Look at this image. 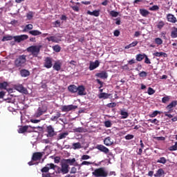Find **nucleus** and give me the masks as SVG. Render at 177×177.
Instances as JSON below:
<instances>
[{"label":"nucleus","instance_id":"obj_1","mask_svg":"<svg viewBox=\"0 0 177 177\" xmlns=\"http://www.w3.org/2000/svg\"><path fill=\"white\" fill-rule=\"evenodd\" d=\"M26 62L27 55H21L17 57L14 62V64L17 68H21V67H24V66H26Z\"/></svg>","mask_w":177,"mask_h":177},{"label":"nucleus","instance_id":"obj_2","mask_svg":"<svg viewBox=\"0 0 177 177\" xmlns=\"http://www.w3.org/2000/svg\"><path fill=\"white\" fill-rule=\"evenodd\" d=\"M56 168H57L56 174H62V167L53 163H48L44 167H43L41 169V172H42L43 174L49 172V169H53V171H55Z\"/></svg>","mask_w":177,"mask_h":177},{"label":"nucleus","instance_id":"obj_3","mask_svg":"<svg viewBox=\"0 0 177 177\" xmlns=\"http://www.w3.org/2000/svg\"><path fill=\"white\" fill-rule=\"evenodd\" d=\"M92 174L93 176H95V177H108L109 176V172L106 171V168L104 167H100V168L95 169Z\"/></svg>","mask_w":177,"mask_h":177},{"label":"nucleus","instance_id":"obj_4","mask_svg":"<svg viewBox=\"0 0 177 177\" xmlns=\"http://www.w3.org/2000/svg\"><path fill=\"white\" fill-rule=\"evenodd\" d=\"M42 46H31L27 48V52L31 53L34 57H38Z\"/></svg>","mask_w":177,"mask_h":177},{"label":"nucleus","instance_id":"obj_5","mask_svg":"<svg viewBox=\"0 0 177 177\" xmlns=\"http://www.w3.org/2000/svg\"><path fill=\"white\" fill-rule=\"evenodd\" d=\"M46 111H48V106L42 105L37 109L35 115L38 118L41 117V115H44Z\"/></svg>","mask_w":177,"mask_h":177},{"label":"nucleus","instance_id":"obj_6","mask_svg":"<svg viewBox=\"0 0 177 177\" xmlns=\"http://www.w3.org/2000/svg\"><path fill=\"white\" fill-rule=\"evenodd\" d=\"M46 132H47V138H53L57 135V132L55 131V128L52 125L46 127Z\"/></svg>","mask_w":177,"mask_h":177},{"label":"nucleus","instance_id":"obj_7","mask_svg":"<svg viewBox=\"0 0 177 177\" xmlns=\"http://www.w3.org/2000/svg\"><path fill=\"white\" fill-rule=\"evenodd\" d=\"M78 106L75 105H64L62 107V111L65 113H68V111H71V110H75Z\"/></svg>","mask_w":177,"mask_h":177},{"label":"nucleus","instance_id":"obj_8","mask_svg":"<svg viewBox=\"0 0 177 177\" xmlns=\"http://www.w3.org/2000/svg\"><path fill=\"white\" fill-rule=\"evenodd\" d=\"M13 38L15 42L20 43L22 41H26V39H28V35H17V36H15Z\"/></svg>","mask_w":177,"mask_h":177},{"label":"nucleus","instance_id":"obj_9","mask_svg":"<svg viewBox=\"0 0 177 177\" xmlns=\"http://www.w3.org/2000/svg\"><path fill=\"white\" fill-rule=\"evenodd\" d=\"M44 152H35L32 154V161H38L42 158Z\"/></svg>","mask_w":177,"mask_h":177},{"label":"nucleus","instance_id":"obj_10","mask_svg":"<svg viewBox=\"0 0 177 177\" xmlns=\"http://www.w3.org/2000/svg\"><path fill=\"white\" fill-rule=\"evenodd\" d=\"M96 149L97 150H99L100 151H102V153H104V154H109V152L110 151V149H109V148L106 147L103 145H97Z\"/></svg>","mask_w":177,"mask_h":177},{"label":"nucleus","instance_id":"obj_11","mask_svg":"<svg viewBox=\"0 0 177 177\" xmlns=\"http://www.w3.org/2000/svg\"><path fill=\"white\" fill-rule=\"evenodd\" d=\"M53 66V64H52V58L50 57H46L44 60V67H46V68H52Z\"/></svg>","mask_w":177,"mask_h":177},{"label":"nucleus","instance_id":"obj_12","mask_svg":"<svg viewBox=\"0 0 177 177\" xmlns=\"http://www.w3.org/2000/svg\"><path fill=\"white\" fill-rule=\"evenodd\" d=\"M99 66H100V62H99V60H95L94 62H91L89 66V71H93V70L97 68Z\"/></svg>","mask_w":177,"mask_h":177},{"label":"nucleus","instance_id":"obj_13","mask_svg":"<svg viewBox=\"0 0 177 177\" xmlns=\"http://www.w3.org/2000/svg\"><path fill=\"white\" fill-rule=\"evenodd\" d=\"M61 168H62V174H63V175H65L66 174L69 172L68 169L70 168V166L67 163H62Z\"/></svg>","mask_w":177,"mask_h":177},{"label":"nucleus","instance_id":"obj_14","mask_svg":"<svg viewBox=\"0 0 177 177\" xmlns=\"http://www.w3.org/2000/svg\"><path fill=\"white\" fill-rule=\"evenodd\" d=\"M77 95H79V96L86 95V93L85 92V86L81 85L77 87Z\"/></svg>","mask_w":177,"mask_h":177},{"label":"nucleus","instance_id":"obj_15","mask_svg":"<svg viewBox=\"0 0 177 177\" xmlns=\"http://www.w3.org/2000/svg\"><path fill=\"white\" fill-rule=\"evenodd\" d=\"M46 39L48 41V42H54L55 44H59V42L62 41L61 39H57V37L55 36H50L49 37H46Z\"/></svg>","mask_w":177,"mask_h":177},{"label":"nucleus","instance_id":"obj_16","mask_svg":"<svg viewBox=\"0 0 177 177\" xmlns=\"http://www.w3.org/2000/svg\"><path fill=\"white\" fill-rule=\"evenodd\" d=\"M104 145L108 147L113 146V145H114V141L111 140V137L109 136L104 140Z\"/></svg>","mask_w":177,"mask_h":177},{"label":"nucleus","instance_id":"obj_17","mask_svg":"<svg viewBox=\"0 0 177 177\" xmlns=\"http://www.w3.org/2000/svg\"><path fill=\"white\" fill-rule=\"evenodd\" d=\"M77 86H75V84H71L68 86V91L71 93H77L78 92Z\"/></svg>","mask_w":177,"mask_h":177},{"label":"nucleus","instance_id":"obj_18","mask_svg":"<svg viewBox=\"0 0 177 177\" xmlns=\"http://www.w3.org/2000/svg\"><path fill=\"white\" fill-rule=\"evenodd\" d=\"M167 21H169V23H176L177 22V19L176 18L175 15H174L172 14H167Z\"/></svg>","mask_w":177,"mask_h":177},{"label":"nucleus","instance_id":"obj_19","mask_svg":"<svg viewBox=\"0 0 177 177\" xmlns=\"http://www.w3.org/2000/svg\"><path fill=\"white\" fill-rule=\"evenodd\" d=\"M87 15H89L90 16H95V17H99V16H100V10H95L93 12L88 10Z\"/></svg>","mask_w":177,"mask_h":177},{"label":"nucleus","instance_id":"obj_20","mask_svg":"<svg viewBox=\"0 0 177 177\" xmlns=\"http://www.w3.org/2000/svg\"><path fill=\"white\" fill-rule=\"evenodd\" d=\"M96 77L98 78H102L103 80H106L109 75H107V72L103 71L101 73H96Z\"/></svg>","mask_w":177,"mask_h":177},{"label":"nucleus","instance_id":"obj_21","mask_svg":"<svg viewBox=\"0 0 177 177\" xmlns=\"http://www.w3.org/2000/svg\"><path fill=\"white\" fill-rule=\"evenodd\" d=\"M53 68L54 70H55L56 71H60V70L62 69V64L61 62H59V61L58 62H56L53 66Z\"/></svg>","mask_w":177,"mask_h":177},{"label":"nucleus","instance_id":"obj_22","mask_svg":"<svg viewBox=\"0 0 177 177\" xmlns=\"http://www.w3.org/2000/svg\"><path fill=\"white\" fill-rule=\"evenodd\" d=\"M16 89L18 92H21V93H26L27 92V88H24L21 84L17 86Z\"/></svg>","mask_w":177,"mask_h":177},{"label":"nucleus","instance_id":"obj_23","mask_svg":"<svg viewBox=\"0 0 177 177\" xmlns=\"http://www.w3.org/2000/svg\"><path fill=\"white\" fill-rule=\"evenodd\" d=\"M20 75L21 77L26 78V77H28L30 75V72L27 69H21L20 71Z\"/></svg>","mask_w":177,"mask_h":177},{"label":"nucleus","instance_id":"obj_24","mask_svg":"<svg viewBox=\"0 0 177 177\" xmlns=\"http://www.w3.org/2000/svg\"><path fill=\"white\" fill-rule=\"evenodd\" d=\"M176 105H177V101L174 100L169 105H167L166 106V109L167 110H172V109H174V107H176Z\"/></svg>","mask_w":177,"mask_h":177},{"label":"nucleus","instance_id":"obj_25","mask_svg":"<svg viewBox=\"0 0 177 177\" xmlns=\"http://www.w3.org/2000/svg\"><path fill=\"white\" fill-rule=\"evenodd\" d=\"M60 117H62V113L60 111H57L56 115H53L50 118V121H57Z\"/></svg>","mask_w":177,"mask_h":177},{"label":"nucleus","instance_id":"obj_26","mask_svg":"<svg viewBox=\"0 0 177 177\" xmlns=\"http://www.w3.org/2000/svg\"><path fill=\"white\" fill-rule=\"evenodd\" d=\"M29 34H30V35H33L34 37H37L38 35H42V32L38 30H30Z\"/></svg>","mask_w":177,"mask_h":177},{"label":"nucleus","instance_id":"obj_27","mask_svg":"<svg viewBox=\"0 0 177 177\" xmlns=\"http://www.w3.org/2000/svg\"><path fill=\"white\" fill-rule=\"evenodd\" d=\"M165 174V171H164V169H158V171H156V173L154 174L155 177H161L162 176V175H164Z\"/></svg>","mask_w":177,"mask_h":177},{"label":"nucleus","instance_id":"obj_28","mask_svg":"<svg viewBox=\"0 0 177 177\" xmlns=\"http://www.w3.org/2000/svg\"><path fill=\"white\" fill-rule=\"evenodd\" d=\"M99 99H109L110 97V94L107 93H100L98 95Z\"/></svg>","mask_w":177,"mask_h":177},{"label":"nucleus","instance_id":"obj_29","mask_svg":"<svg viewBox=\"0 0 177 177\" xmlns=\"http://www.w3.org/2000/svg\"><path fill=\"white\" fill-rule=\"evenodd\" d=\"M140 13L143 17H147V15L150 14V12H149L147 10L140 9Z\"/></svg>","mask_w":177,"mask_h":177},{"label":"nucleus","instance_id":"obj_30","mask_svg":"<svg viewBox=\"0 0 177 177\" xmlns=\"http://www.w3.org/2000/svg\"><path fill=\"white\" fill-rule=\"evenodd\" d=\"M28 129V126H23L21 127L18 129V133H24V132H27V130Z\"/></svg>","mask_w":177,"mask_h":177},{"label":"nucleus","instance_id":"obj_31","mask_svg":"<svg viewBox=\"0 0 177 177\" xmlns=\"http://www.w3.org/2000/svg\"><path fill=\"white\" fill-rule=\"evenodd\" d=\"M32 28H34V26H32L31 24H29L24 27L23 29V32H27V31L32 30Z\"/></svg>","mask_w":177,"mask_h":177},{"label":"nucleus","instance_id":"obj_32","mask_svg":"<svg viewBox=\"0 0 177 177\" xmlns=\"http://www.w3.org/2000/svg\"><path fill=\"white\" fill-rule=\"evenodd\" d=\"M67 136H68V132L59 133L58 137H57V140H60L62 139H66V138Z\"/></svg>","mask_w":177,"mask_h":177},{"label":"nucleus","instance_id":"obj_33","mask_svg":"<svg viewBox=\"0 0 177 177\" xmlns=\"http://www.w3.org/2000/svg\"><path fill=\"white\" fill-rule=\"evenodd\" d=\"M145 56H146V54H138L136 56V59L137 62H142L145 59Z\"/></svg>","mask_w":177,"mask_h":177},{"label":"nucleus","instance_id":"obj_34","mask_svg":"<svg viewBox=\"0 0 177 177\" xmlns=\"http://www.w3.org/2000/svg\"><path fill=\"white\" fill-rule=\"evenodd\" d=\"M153 56H156V57H161L162 56H163V57H167V53L156 52V53H153Z\"/></svg>","mask_w":177,"mask_h":177},{"label":"nucleus","instance_id":"obj_35","mask_svg":"<svg viewBox=\"0 0 177 177\" xmlns=\"http://www.w3.org/2000/svg\"><path fill=\"white\" fill-rule=\"evenodd\" d=\"M120 115H122V118L123 120H125V118H128L129 114H128V112L124 111V110L120 111Z\"/></svg>","mask_w":177,"mask_h":177},{"label":"nucleus","instance_id":"obj_36","mask_svg":"<svg viewBox=\"0 0 177 177\" xmlns=\"http://www.w3.org/2000/svg\"><path fill=\"white\" fill-rule=\"evenodd\" d=\"M173 28L171 32V38H177V28L174 27Z\"/></svg>","mask_w":177,"mask_h":177},{"label":"nucleus","instance_id":"obj_37","mask_svg":"<svg viewBox=\"0 0 177 177\" xmlns=\"http://www.w3.org/2000/svg\"><path fill=\"white\" fill-rule=\"evenodd\" d=\"M53 49L54 52L59 53V52H60L62 50V47H60V46L57 44V45L53 46Z\"/></svg>","mask_w":177,"mask_h":177},{"label":"nucleus","instance_id":"obj_38","mask_svg":"<svg viewBox=\"0 0 177 177\" xmlns=\"http://www.w3.org/2000/svg\"><path fill=\"white\" fill-rule=\"evenodd\" d=\"M82 147L81 146V143L75 142L73 144V149L74 150H77V149H81Z\"/></svg>","mask_w":177,"mask_h":177},{"label":"nucleus","instance_id":"obj_39","mask_svg":"<svg viewBox=\"0 0 177 177\" xmlns=\"http://www.w3.org/2000/svg\"><path fill=\"white\" fill-rule=\"evenodd\" d=\"M157 162H158L159 164H166L167 159L164 157H161L157 160Z\"/></svg>","mask_w":177,"mask_h":177},{"label":"nucleus","instance_id":"obj_40","mask_svg":"<svg viewBox=\"0 0 177 177\" xmlns=\"http://www.w3.org/2000/svg\"><path fill=\"white\" fill-rule=\"evenodd\" d=\"M165 26V23H164V21H160L158 23V24L156 25V27L159 30H161V28H162V27H164Z\"/></svg>","mask_w":177,"mask_h":177},{"label":"nucleus","instance_id":"obj_41","mask_svg":"<svg viewBox=\"0 0 177 177\" xmlns=\"http://www.w3.org/2000/svg\"><path fill=\"white\" fill-rule=\"evenodd\" d=\"M160 114V111H154L152 113L149 114L150 118H154V117H157Z\"/></svg>","mask_w":177,"mask_h":177},{"label":"nucleus","instance_id":"obj_42","mask_svg":"<svg viewBox=\"0 0 177 177\" xmlns=\"http://www.w3.org/2000/svg\"><path fill=\"white\" fill-rule=\"evenodd\" d=\"M12 39H13V37L12 36H4L1 41L5 42L6 41H12Z\"/></svg>","mask_w":177,"mask_h":177},{"label":"nucleus","instance_id":"obj_43","mask_svg":"<svg viewBox=\"0 0 177 177\" xmlns=\"http://www.w3.org/2000/svg\"><path fill=\"white\" fill-rule=\"evenodd\" d=\"M66 164H69L70 165H73L74 162H75V158H72V159H66Z\"/></svg>","mask_w":177,"mask_h":177},{"label":"nucleus","instance_id":"obj_44","mask_svg":"<svg viewBox=\"0 0 177 177\" xmlns=\"http://www.w3.org/2000/svg\"><path fill=\"white\" fill-rule=\"evenodd\" d=\"M8 86V82H3L2 83L0 82V89H6Z\"/></svg>","mask_w":177,"mask_h":177},{"label":"nucleus","instance_id":"obj_45","mask_svg":"<svg viewBox=\"0 0 177 177\" xmlns=\"http://www.w3.org/2000/svg\"><path fill=\"white\" fill-rule=\"evenodd\" d=\"M155 44H156V45H162V39H161L160 37L156 38Z\"/></svg>","mask_w":177,"mask_h":177},{"label":"nucleus","instance_id":"obj_46","mask_svg":"<svg viewBox=\"0 0 177 177\" xmlns=\"http://www.w3.org/2000/svg\"><path fill=\"white\" fill-rule=\"evenodd\" d=\"M171 97L168 95H166L162 98V102L167 103L170 100Z\"/></svg>","mask_w":177,"mask_h":177},{"label":"nucleus","instance_id":"obj_47","mask_svg":"<svg viewBox=\"0 0 177 177\" xmlns=\"http://www.w3.org/2000/svg\"><path fill=\"white\" fill-rule=\"evenodd\" d=\"M139 77L141 78H146L147 77V72L146 71H142L138 74Z\"/></svg>","mask_w":177,"mask_h":177},{"label":"nucleus","instance_id":"obj_48","mask_svg":"<svg viewBox=\"0 0 177 177\" xmlns=\"http://www.w3.org/2000/svg\"><path fill=\"white\" fill-rule=\"evenodd\" d=\"M148 121L151 124H155V125H158V123L160 122V121H158L157 119H149Z\"/></svg>","mask_w":177,"mask_h":177},{"label":"nucleus","instance_id":"obj_49","mask_svg":"<svg viewBox=\"0 0 177 177\" xmlns=\"http://www.w3.org/2000/svg\"><path fill=\"white\" fill-rule=\"evenodd\" d=\"M169 150L170 151H176L177 150V142H175L174 145L170 147Z\"/></svg>","mask_w":177,"mask_h":177},{"label":"nucleus","instance_id":"obj_50","mask_svg":"<svg viewBox=\"0 0 177 177\" xmlns=\"http://www.w3.org/2000/svg\"><path fill=\"white\" fill-rule=\"evenodd\" d=\"M147 93L148 95H154V93H156V91L153 89V88L149 87Z\"/></svg>","mask_w":177,"mask_h":177},{"label":"nucleus","instance_id":"obj_51","mask_svg":"<svg viewBox=\"0 0 177 177\" xmlns=\"http://www.w3.org/2000/svg\"><path fill=\"white\" fill-rule=\"evenodd\" d=\"M110 15H111V16H112V17H118L119 13H118V12L111 10L110 12Z\"/></svg>","mask_w":177,"mask_h":177},{"label":"nucleus","instance_id":"obj_52","mask_svg":"<svg viewBox=\"0 0 177 177\" xmlns=\"http://www.w3.org/2000/svg\"><path fill=\"white\" fill-rule=\"evenodd\" d=\"M75 132H79L80 133H82V132H84V127H78L74 129Z\"/></svg>","mask_w":177,"mask_h":177},{"label":"nucleus","instance_id":"obj_53","mask_svg":"<svg viewBox=\"0 0 177 177\" xmlns=\"http://www.w3.org/2000/svg\"><path fill=\"white\" fill-rule=\"evenodd\" d=\"M159 9H160V7H158V6L157 5L153 6L152 7L149 8V10H152V11L158 10Z\"/></svg>","mask_w":177,"mask_h":177},{"label":"nucleus","instance_id":"obj_54","mask_svg":"<svg viewBox=\"0 0 177 177\" xmlns=\"http://www.w3.org/2000/svg\"><path fill=\"white\" fill-rule=\"evenodd\" d=\"M104 125L106 128H111L112 124L110 120H106L104 122Z\"/></svg>","mask_w":177,"mask_h":177},{"label":"nucleus","instance_id":"obj_55","mask_svg":"<svg viewBox=\"0 0 177 177\" xmlns=\"http://www.w3.org/2000/svg\"><path fill=\"white\" fill-rule=\"evenodd\" d=\"M106 106L109 109H113V107H115V106H117V103H115V102L109 103V104H106Z\"/></svg>","mask_w":177,"mask_h":177},{"label":"nucleus","instance_id":"obj_56","mask_svg":"<svg viewBox=\"0 0 177 177\" xmlns=\"http://www.w3.org/2000/svg\"><path fill=\"white\" fill-rule=\"evenodd\" d=\"M71 8L74 12H80V7L78 6H71Z\"/></svg>","mask_w":177,"mask_h":177},{"label":"nucleus","instance_id":"obj_57","mask_svg":"<svg viewBox=\"0 0 177 177\" xmlns=\"http://www.w3.org/2000/svg\"><path fill=\"white\" fill-rule=\"evenodd\" d=\"M145 63L146 64H151V62H150V59H149V57H147L146 55L145 56Z\"/></svg>","mask_w":177,"mask_h":177},{"label":"nucleus","instance_id":"obj_58","mask_svg":"<svg viewBox=\"0 0 177 177\" xmlns=\"http://www.w3.org/2000/svg\"><path fill=\"white\" fill-rule=\"evenodd\" d=\"M134 136L132 134H128L125 136V139L127 140H131V139H133Z\"/></svg>","mask_w":177,"mask_h":177},{"label":"nucleus","instance_id":"obj_59","mask_svg":"<svg viewBox=\"0 0 177 177\" xmlns=\"http://www.w3.org/2000/svg\"><path fill=\"white\" fill-rule=\"evenodd\" d=\"M91 158V156L89 155H83L81 157V160H89Z\"/></svg>","mask_w":177,"mask_h":177},{"label":"nucleus","instance_id":"obj_60","mask_svg":"<svg viewBox=\"0 0 177 177\" xmlns=\"http://www.w3.org/2000/svg\"><path fill=\"white\" fill-rule=\"evenodd\" d=\"M92 162H88V161H83L80 165H92Z\"/></svg>","mask_w":177,"mask_h":177},{"label":"nucleus","instance_id":"obj_61","mask_svg":"<svg viewBox=\"0 0 177 177\" xmlns=\"http://www.w3.org/2000/svg\"><path fill=\"white\" fill-rule=\"evenodd\" d=\"M54 162L55 164H59V162H60V157L59 156H56L54 158Z\"/></svg>","mask_w":177,"mask_h":177},{"label":"nucleus","instance_id":"obj_62","mask_svg":"<svg viewBox=\"0 0 177 177\" xmlns=\"http://www.w3.org/2000/svg\"><path fill=\"white\" fill-rule=\"evenodd\" d=\"M97 84H99L100 85V86L99 87V89H101V88H103V82L100 81V80L97 79L96 80Z\"/></svg>","mask_w":177,"mask_h":177},{"label":"nucleus","instance_id":"obj_63","mask_svg":"<svg viewBox=\"0 0 177 177\" xmlns=\"http://www.w3.org/2000/svg\"><path fill=\"white\" fill-rule=\"evenodd\" d=\"M135 63H136V60H135V59H132L128 61V64H129L130 66H132V64H135Z\"/></svg>","mask_w":177,"mask_h":177},{"label":"nucleus","instance_id":"obj_64","mask_svg":"<svg viewBox=\"0 0 177 177\" xmlns=\"http://www.w3.org/2000/svg\"><path fill=\"white\" fill-rule=\"evenodd\" d=\"M70 174H77V169L75 168V167H73L71 168Z\"/></svg>","mask_w":177,"mask_h":177}]
</instances>
